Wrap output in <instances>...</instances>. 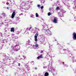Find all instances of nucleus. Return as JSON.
Instances as JSON below:
<instances>
[{"label":"nucleus","instance_id":"1","mask_svg":"<svg viewBox=\"0 0 76 76\" xmlns=\"http://www.w3.org/2000/svg\"><path fill=\"white\" fill-rule=\"evenodd\" d=\"M29 3H30V1H27L26 3L23 2H22L21 4H20V7H23L24 8L22 10V11H23L24 12H26V9H29L30 8V5H29Z\"/></svg>","mask_w":76,"mask_h":76},{"label":"nucleus","instance_id":"2","mask_svg":"<svg viewBox=\"0 0 76 76\" xmlns=\"http://www.w3.org/2000/svg\"><path fill=\"white\" fill-rule=\"evenodd\" d=\"M19 49H20V46L18 45L15 46L13 47V49L11 50V52L13 53V51H17L19 50Z\"/></svg>","mask_w":76,"mask_h":76},{"label":"nucleus","instance_id":"3","mask_svg":"<svg viewBox=\"0 0 76 76\" xmlns=\"http://www.w3.org/2000/svg\"><path fill=\"white\" fill-rule=\"evenodd\" d=\"M53 22L55 23H58L57 20H58V18L56 17H53Z\"/></svg>","mask_w":76,"mask_h":76},{"label":"nucleus","instance_id":"4","mask_svg":"<svg viewBox=\"0 0 76 76\" xmlns=\"http://www.w3.org/2000/svg\"><path fill=\"white\" fill-rule=\"evenodd\" d=\"M39 35V34L36 33L35 34V36H34V40L35 41L37 42L38 41V39H37V37H38V35Z\"/></svg>","mask_w":76,"mask_h":76},{"label":"nucleus","instance_id":"5","mask_svg":"<svg viewBox=\"0 0 76 76\" xmlns=\"http://www.w3.org/2000/svg\"><path fill=\"white\" fill-rule=\"evenodd\" d=\"M37 47H38V45L37 44H36L35 45H33L32 47V48H34L36 49Z\"/></svg>","mask_w":76,"mask_h":76},{"label":"nucleus","instance_id":"6","mask_svg":"<svg viewBox=\"0 0 76 76\" xmlns=\"http://www.w3.org/2000/svg\"><path fill=\"white\" fill-rule=\"evenodd\" d=\"M73 39L74 40H76V33H74L73 34Z\"/></svg>","mask_w":76,"mask_h":76},{"label":"nucleus","instance_id":"7","mask_svg":"<svg viewBox=\"0 0 76 76\" xmlns=\"http://www.w3.org/2000/svg\"><path fill=\"white\" fill-rule=\"evenodd\" d=\"M15 14H16L15 12L13 11L12 15L11 18H13L15 16Z\"/></svg>","mask_w":76,"mask_h":76},{"label":"nucleus","instance_id":"8","mask_svg":"<svg viewBox=\"0 0 76 76\" xmlns=\"http://www.w3.org/2000/svg\"><path fill=\"white\" fill-rule=\"evenodd\" d=\"M46 31L47 32L48 35H50L51 34V32H50V31L49 30H47Z\"/></svg>","mask_w":76,"mask_h":76},{"label":"nucleus","instance_id":"9","mask_svg":"<svg viewBox=\"0 0 76 76\" xmlns=\"http://www.w3.org/2000/svg\"><path fill=\"white\" fill-rule=\"evenodd\" d=\"M8 23H9V22L7 20L5 21L4 23V25L5 26H7V25H8Z\"/></svg>","mask_w":76,"mask_h":76},{"label":"nucleus","instance_id":"10","mask_svg":"<svg viewBox=\"0 0 76 76\" xmlns=\"http://www.w3.org/2000/svg\"><path fill=\"white\" fill-rule=\"evenodd\" d=\"M43 58V56L42 55H40V56L37 57V59H40V58Z\"/></svg>","mask_w":76,"mask_h":76},{"label":"nucleus","instance_id":"11","mask_svg":"<svg viewBox=\"0 0 76 76\" xmlns=\"http://www.w3.org/2000/svg\"><path fill=\"white\" fill-rule=\"evenodd\" d=\"M45 27H43L42 28L43 30H44V31H45V29L47 28H48V26L47 25H45Z\"/></svg>","mask_w":76,"mask_h":76},{"label":"nucleus","instance_id":"12","mask_svg":"<svg viewBox=\"0 0 76 76\" xmlns=\"http://www.w3.org/2000/svg\"><path fill=\"white\" fill-rule=\"evenodd\" d=\"M11 32H14V31H15V29H14V28H11Z\"/></svg>","mask_w":76,"mask_h":76},{"label":"nucleus","instance_id":"13","mask_svg":"<svg viewBox=\"0 0 76 76\" xmlns=\"http://www.w3.org/2000/svg\"><path fill=\"white\" fill-rule=\"evenodd\" d=\"M49 75V74H48V73L47 72H46L45 73V76H48Z\"/></svg>","mask_w":76,"mask_h":76},{"label":"nucleus","instance_id":"14","mask_svg":"<svg viewBox=\"0 0 76 76\" xmlns=\"http://www.w3.org/2000/svg\"><path fill=\"white\" fill-rule=\"evenodd\" d=\"M63 13V12H61L60 14H58L59 16H61V17H63V14H61V13Z\"/></svg>","mask_w":76,"mask_h":76},{"label":"nucleus","instance_id":"15","mask_svg":"<svg viewBox=\"0 0 76 76\" xmlns=\"http://www.w3.org/2000/svg\"><path fill=\"white\" fill-rule=\"evenodd\" d=\"M30 16L31 18H35V17L33 15H31Z\"/></svg>","mask_w":76,"mask_h":76},{"label":"nucleus","instance_id":"16","mask_svg":"<svg viewBox=\"0 0 76 76\" xmlns=\"http://www.w3.org/2000/svg\"><path fill=\"white\" fill-rule=\"evenodd\" d=\"M31 28H32V27H31L29 28H27V29L28 31H30V30L31 29Z\"/></svg>","mask_w":76,"mask_h":76},{"label":"nucleus","instance_id":"17","mask_svg":"<svg viewBox=\"0 0 76 76\" xmlns=\"http://www.w3.org/2000/svg\"><path fill=\"white\" fill-rule=\"evenodd\" d=\"M39 29V28H37L36 27H34V30H37V31H38Z\"/></svg>","mask_w":76,"mask_h":76},{"label":"nucleus","instance_id":"18","mask_svg":"<svg viewBox=\"0 0 76 76\" xmlns=\"http://www.w3.org/2000/svg\"><path fill=\"white\" fill-rule=\"evenodd\" d=\"M31 33H33L34 34L35 33V30H32L31 31Z\"/></svg>","mask_w":76,"mask_h":76},{"label":"nucleus","instance_id":"19","mask_svg":"<svg viewBox=\"0 0 76 76\" xmlns=\"http://www.w3.org/2000/svg\"><path fill=\"white\" fill-rule=\"evenodd\" d=\"M8 20V23H9V22H12V20Z\"/></svg>","mask_w":76,"mask_h":76},{"label":"nucleus","instance_id":"20","mask_svg":"<svg viewBox=\"0 0 76 76\" xmlns=\"http://www.w3.org/2000/svg\"><path fill=\"white\" fill-rule=\"evenodd\" d=\"M27 69L29 70H30V68H29V67L28 66H27L26 67Z\"/></svg>","mask_w":76,"mask_h":76},{"label":"nucleus","instance_id":"21","mask_svg":"<svg viewBox=\"0 0 76 76\" xmlns=\"http://www.w3.org/2000/svg\"><path fill=\"white\" fill-rule=\"evenodd\" d=\"M36 17H38V13H36Z\"/></svg>","mask_w":76,"mask_h":76},{"label":"nucleus","instance_id":"22","mask_svg":"<svg viewBox=\"0 0 76 76\" xmlns=\"http://www.w3.org/2000/svg\"><path fill=\"white\" fill-rule=\"evenodd\" d=\"M19 19H20V18H19V17H17L16 18V20H19Z\"/></svg>","mask_w":76,"mask_h":76},{"label":"nucleus","instance_id":"23","mask_svg":"<svg viewBox=\"0 0 76 76\" xmlns=\"http://www.w3.org/2000/svg\"><path fill=\"white\" fill-rule=\"evenodd\" d=\"M59 9H60V8H59V7H57L56 8V10H59Z\"/></svg>","mask_w":76,"mask_h":76},{"label":"nucleus","instance_id":"24","mask_svg":"<svg viewBox=\"0 0 76 76\" xmlns=\"http://www.w3.org/2000/svg\"><path fill=\"white\" fill-rule=\"evenodd\" d=\"M48 16H50V15H51V13H50V12L48 13Z\"/></svg>","mask_w":76,"mask_h":76},{"label":"nucleus","instance_id":"25","mask_svg":"<svg viewBox=\"0 0 76 76\" xmlns=\"http://www.w3.org/2000/svg\"><path fill=\"white\" fill-rule=\"evenodd\" d=\"M23 57L24 58V60H25V59H26V57H25V56H23Z\"/></svg>","mask_w":76,"mask_h":76},{"label":"nucleus","instance_id":"26","mask_svg":"<svg viewBox=\"0 0 76 76\" xmlns=\"http://www.w3.org/2000/svg\"><path fill=\"white\" fill-rule=\"evenodd\" d=\"M2 15H4V16H5L6 15V14L4 13H3L1 14Z\"/></svg>","mask_w":76,"mask_h":76},{"label":"nucleus","instance_id":"27","mask_svg":"<svg viewBox=\"0 0 76 76\" xmlns=\"http://www.w3.org/2000/svg\"><path fill=\"white\" fill-rule=\"evenodd\" d=\"M44 8V7L43 6H42L41 7V9H42Z\"/></svg>","mask_w":76,"mask_h":76},{"label":"nucleus","instance_id":"28","mask_svg":"<svg viewBox=\"0 0 76 76\" xmlns=\"http://www.w3.org/2000/svg\"><path fill=\"white\" fill-rule=\"evenodd\" d=\"M38 76H42V75H41V74H38Z\"/></svg>","mask_w":76,"mask_h":76},{"label":"nucleus","instance_id":"29","mask_svg":"<svg viewBox=\"0 0 76 76\" xmlns=\"http://www.w3.org/2000/svg\"><path fill=\"white\" fill-rule=\"evenodd\" d=\"M74 72L76 73V69H75L74 70Z\"/></svg>","mask_w":76,"mask_h":76},{"label":"nucleus","instance_id":"30","mask_svg":"<svg viewBox=\"0 0 76 76\" xmlns=\"http://www.w3.org/2000/svg\"><path fill=\"white\" fill-rule=\"evenodd\" d=\"M0 42H3V41L2 40H0Z\"/></svg>","mask_w":76,"mask_h":76},{"label":"nucleus","instance_id":"31","mask_svg":"<svg viewBox=\"0 0 76 76\" xmlns=\"http://www.w3.org/2000/svg\"><path fill=\"white\" fill-rule=\"evenodd\" d=\"M28 43H30V40H28Z\"/></svg>","mask_w":76,"mask_h":76},{"label":"nucleus","instance_id":"32","mask_svg":"<svg viewBox=\"0 0 76 76\" xmlns=\"http://www.w3.org/2000/svg\"><path fill=\"white\" fill-rule=\"evenodd\" d=\"M37 7H40V5H37Z\"/></svg>","mask_w":76,"mask_h":76},{"label":"nucleus","instance_id":"33","mask_svg":"<svg viewBox=\"0 0 76 76\" xmlns=\"http://www.w3.org/2000/svg\"><path fill=\"white\" fill-rule=\"evenodd\" d=\"M2 48V46H0V50H1Z\"/></svg>","mask_w":76,"mask_h":76},{"label":"nucleus","instance_id":"34","mask_svg":"<svg viewBox=\"0 0 76 76\" xmlns=\"http://www.w3.org/2000/svg\"><path fill=\"white\" fill-rule=\"evenodd\" d=\"M73 60V61H76V59H74V60Z\"/></svg>","mask_w":76,"mask_h":76},{"label":"nucleus","instance_id":"35","mask_svg":"<svg viewBox=\"0 0 76 76\" xmlns=\"http://www.w3.org/2000/svg\"><path fill=\"white\" fill-rule=\"evenodd\" d=\"M18 66H20V63H18Z\"/></svg>","mask_w":76,"mask_h":76},{"label":"nucleus","instance_id":"36","mask_svg":"<svg viewBox=\"0 0 76 76\" xmlns=\"http://www.w3.org/2000/svg\"><path fill=\"white\" fill-rule=\"evenodd\" d=\"M20 16H21V15H22V13H21L19 15Z\"/></svg>","mask_w":76,"mask_h":76},{"label":"nucleus","instance_id":"37","mask_svg":"<svg viewBox=\"0 0 76 76\" xmlns=\"http://www.w3.org/2000/svg\"><path fill=\"white\" fill-rule=\"evenodd\" d=\"M2 35V33H0V35L1 36Z\"/></svg>","mask_w":76,"mask_h":76},{"label":"nucleus","instance_id":"38","mask_svg":"<svg viewBox=\"0 0 76 76\" xmlns=\"http://www.w3.org/2000/svg\"><path fill=\"white\" fill-rule=\"evenodd\" d=\"M42 52H43V51L42 50V51H41V52H40L41 53H42Z\"/></svg>","mask_w":76,"mask_h":76},{"label":"nucleus","instance_id":"39","mask_svg":"<svg viewBox=\"0 0 76 76\" xmlns=\"http://www.w3.org/2000/svg\"><path fill=\"white\" fill-rule=\"evenodd\" d=\"M65 66H66V67H67V65H65Z\"/></svg>","mask_w":76,"mask_h":76},{"label":"nucleus","instance_id":"40","mask_svg":"<svg viewBox=\"0 0 76 76\" xmlns=\"http://www.w3.org/2000/svg\"><path fill=\"white\" fill-rule=\"evenodd\" d=\"M34 69H37V68H35Z\"/></svg>","mask_w":76,"mask_h":76},{"label":"nucleus","instance_id":"41","mask_svg":"<svg viewBox=\"0 0 76 76\" xmlns=\"http://www.w3.org/2000/svg\"><path fill=\"white\" fill-rule=\"evenodd\" d=\"M64 13H66V11H65L64 12Z\"/></svg>","mask_w":76,"mask_h":76},{"label":"nucleus","instance_id":"42","mask_svg":"<svg viewBox=\"0 0 76 76\" xmlns=\"http://www.w3.org/2000/svg\"><path fill=\"white\" fill-rule=\"evenodd\" d=\"M28 34H27L28 35V34H29V33H28V32H27Z\"/></svg>","mask_w":76,"mask_h":76},{"label":"nucleus","instance_id":"43","mask_svg":"<svg viewBox=\"0 0 76 76\" xmlns=\"http://www.w3.org/2000/svg\"><path fill=\"white\" fill-rule=\"evenodd\" d=\"M55 41H57V40L55 39Z\"/></svg>","mask_w":76,"mask_h":76},{"label":"nucleus","instance_id":"44","mask_svg":"<svg viewBox=\"0 0 76 76\" xmlns=\"http://www.w3.org/2000/svg\"><path fill=\"white\" fill-rule=\"evenodd\" d=\"M37 33H38V31H37Z\"/></svg>","mask_w":76,"mask_h":76},{"label":"nucleus","instance_id":"45","mask_svg":"<svg viewBox=\"0 0 76 76\" xmlns=\"http://www.w3.org/2000/svg\"><path fill=\"white\" fill-rule=\"evenodd\" d=\"M66 50L65 49V50Z\"/></svg>","mask_w":76,"mask_h":76},{"label":"nucleus","instance_id":"46","mask_svg":"<svg viewBox=\"0 0 76 76\" xmlns=\"http://www.w3.org/2000/svg\"><path fill=\"white\" fill-rule=\"evenodd\" d=\"M7 9H9V8H7Z\"/></svg>","mask_w":76,"mask_h":76},{"label":"nucleus","instance_id":"47","mask_svg":"<svg viewBox=\"0 0 76 76\" xmlns=\"http://www.w3.org/2000/svg\"><path fill=\"white\" fill-rule=\"evenodd\" d=\"M44 3V2H43V3Z\"/></svg>","mask_w":76,"mask_h":76},{"label":"nucleus","instance_id":"48","mask_svg":"<svg viewBox=\"0 0 76 76\" xmlns=\"http://www.w3.org/2000/svg\"><path fill=\"white\" fill-rule=\"evenodd\" d=\"M51 1L52 0H50Z\"/></svg>","mask_w":76,"mask_h":76},{"label":"nucleus","instance_id":"49","mask_svg":"<svg viewBox=\"0 0 76 76\" xmlns=\"http://www.w3.org/2000/svg\"><path fill=\"white\" fill-rule=\"evenodd\" d=\"M20 9H21L22 8H21Z\"/></svg>","mask_w":76,"mask_h":76}]
</instances>
